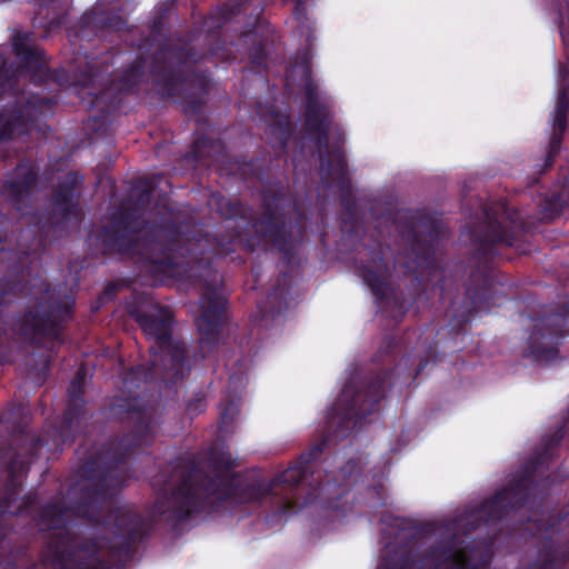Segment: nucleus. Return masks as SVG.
Instances as JSON below:
<instances>
[{"label": "nucleus", "mask_w": 569, "mask_h": 569, "mask_svg": "<svg viewBox=\"0 0 569 569\" xmlns=\"http://www.w3.org/2000/svg\"><path fill=\"white\" fill-rule=\"evenodd\" d=\"M538 569H569V553L563 555L562 558L549 555Z\"/></svg>", "instance_id": "nucleus-27"}, {"label": "nucleus", "mask_w": 569, "mask_h": 569, "mask_svg": "<svg viewBox=\"0 0 569 569\" xmlns=\"http://www.w3.org/2000/svg\"><path fill=\"white\" fill-rule=\"evenodd\" d=\"M328 442V438L322 439L320 442L312 445L308 451L301 453L300 462H312L320 458Z\"/></svg>", "instance_id": "nucleus-26"}, {"label": "nucleus", "mask_w": 569, "mask_h": 569, "mask_svg": "<svg viewBox=\"0 0 569 569\" xmlns=\"http://www.w3.org/2000/svg\"><path fill=\"white\" fill-rule=\"evenodd\" d=\"M113 410L122 420L131 422L136 428L121 438L112 449L116 462H119L131 458L141 447L151 443V417L137 398L116 405Z\"/></svg>", "instance_id": "nucleus-5"}, {"label": "nucleus", "mask_w": 569, "mask_h": 569, "mask_svg": "<svg viewBox=\"0 0 569 569\" xmlns=\"http://www.w3.org/2000/svg\"><path fill=\"white\" fill-rule=\"evenodd\" d=\"M53 206L54 213H58L61 218H67L69 214L76 213L77 210L70 191L59 192L53 199Z\"/></svg>", "instance_id": "nucleus-24"}, {"label": "nucleus", "mask_w": 569, "mask_h": 569, "mask_svg": "<svg viewBox=\"0 0 569 569\" xmlns=\"http://www.w3.org/2000/svg\"><path fill=\"white\" fill-rule=\"evenodd\" d=\"M200 290V315L197 327L203 339L211 340L220 326L224 299L217 292L216 274L208 262L203 263L202 272L194 281Z\"/></svg>", "instance_id": "nucleus-7"}, {"label": "nucleus", "mask_w": 569, "mask_h": 569, "mask_svg": "<svg viewBox=\"0 0 569 569\" xmlns=\"http://www.w3.org/2000/svg\"><path fill=\"white\" fill-rule=\"evenodd\" d=\"M17 179L8 182L3 194L16 210L21 211L37 181V173L31 166L21 164L16 169Z\"/></svg>", "instance_id": "nucleus-12"}, {"label": "nucleus", "mask_w": 569, "mask_h": 569, "mask_svg": "<svg viewBox=\"0 0 569 569\" xmlns=\"http://www.w3.org/2000/svg\"><path fill=\"white\" fill-rule=\"evenodd\" d=\"M150 466L154 512L183 522L228 503L258 507L269 498H277L283 510L309 505L340 510L360 465H341L338 475L322 465H288L273 477L258 466L241 471L234 469L238 465Z\"/></svg>", "instance_id": "nucleus-1"}, {"label": "nucleus", "mask_w": 569, "mask_h": 569, "mask_svg": "<svg viewBox=\"0 0 569 569\" xmlns=\"http://www.w3.org/2000/svg\"><path fill=\"white\" fill-rule=\"evenodd\" d=\"M560 441L557 436L543 438L540 445L536 448L535 458L532 462H546L556 458L555 451Z\"/></svg>", "instance_id": "nucleus-23"}, {"label": "nucleus", "mask_w": 569, "mask_h": 569, "mask_svg": "<svg viewBox=\"0 0 569 569\" xmlns=\"http://www.w3.org/2000/svg\"><path fill=\"white\" fill-rule=\"evenodd\" d=\"M170 96L183 97L192 109L202 103V98L208 91V81L204 77L193 74L187 79L171 78L167 84Z\"/></svg>", "instance_id": "nucleus-14"}, {"label": "nucleus", "mask_w": 569, "mask_h": 569, "mask_svg": "<svg viewBox=\"0 0 569 569\" xmlns=\"http://www.w3.org/2000/svg\"><path fill=\"white\" fill-rule=\"evenodd\" d=\"M288 201L284 197L273 196L271 201L268 197H264L266 217L254 224L257 231L262 232L264 236L273 240L276 230L283 226L281 214L278 211L283 209V206Z\"/></svg>", "instance_id": "nucleus-19"}, {"label": "nucleus", "mask_w": 569, "mask_h": 569, "mask_svg": "<svg viewBox=\"0 0 569 569\" xmlns=\"http://www.w3.org/2000/svg\"><path fill=\"white\" fill-rule=\"evenodd\" d=\"M201 143H202V141H201V140H198V141L196 142V144H197V146H200Z\"/></svg>", "instance_id": "nucleus-36"}, {"label": "nucleus", "mask_w": 569, "mask_h": 569, "mask_svg": "<svg viewBox=\"0 0 569 569\" xmlns=\"http://www.w3.org/2000/svg\"><path fill=\"white\" fill-rule=\"evenodd\" d=\"M533 353L539 361H550L558 356V350L556 348H548V349H533Z\"/></svg>", "instance_id": "nucleus-29"}, {"label": "nucleus", "mask_w": 569, "mask_h": 569, "mask_svg": "<svg viewBox=\"0 0 569 569\" xmlns=\"http://www.w3.org/2000/svg\"><path fill=\"white\" fill-rule=\"evenodd\" d=\"M131 221H124L123 226H118L116 228V233L118 239H124L127 237H130L131 233L138 232L140 229V222L136 221L133 222V226H131Z\"/></svg>", "instance_id": "nucleus-28"}, {"label": "nucleus", "mask_w": 569, "mask_h": 569, "mask_svg": "<svg viewBox=\"0 0 569 569\" xmlns=\"http://www.w3.org/2000/svg\"><path fill=\"white\" fill-rule=\"evenodd\" d=\"M545 333L541 332V330H535L531 335V340L533 341V343L540 338V337H543Z\"/></svg>", "instance_id": "nucleus-32"}, {"label": "nucleus", "mask_w": 569, "mask_h": 569, "mask_svg": "<svg viewBox=\"0 0 569 569\" xmlns=\"http://www.w3.org/2000/svg\"><path fill=\"white\" fill-rule=\"evenodd\" d=\"M557 320H558V321H562L563 319H562L560 316H558V317H557Z\"/></svg>", "instance_id": "nucleus-38"}, {"label": "nucleus", "mask_w": 569, "mask_h": 569, "mask_svg": "<svg viewBox=\"0 0 569 569\" xmlns=\"http://www.w3.org/2000/svg\"><path fill=\"white\" fill-rule=\"evenodd\" d=\"M78 473L91 479L81 486L80 501L69 507L62 501L43 505L38 511L40 525L54 532L48 536L47 556L58 569H110L101 559L102 546L94 539L72 533L67 525L72 517H81L102 525L111 537L107 547L118 559L130 558L136 543L142 539L144 521L139 512L124 507L104 509L109 500L126 486L127 465H78Z\"/></svg>", "instance_id": "nucleus-2"}, {"label": "nucleus", "mask_w": 569, "mask_h": 569, "mask_svg": "<svg viewBox=\"0 0 569 569\" xmlns=\"http://www.w3.org/2000/svg\"><path fill=\"white\" fill-rule=\"evenodd\" d=\"M12 41L17 56L26 62V66L29 69L44 73L47 64L43 59V51L33 46L30 36L18 33Z\"/></svg>", "instance_id": "nucleus-18"}, {"label": "nucleus", "mask_w": 569, "mask_h": 569, "mask_svg": "<svg viewBox=\"0 0 569 569\" xmlns=\"http://www.w3.org/2000/svg\"><path fill=\"white\" fill-rule=\"evenodd\" d=\"M425 559L436 569H477V566L460 547L456 533L430 546L426 550Z\"/></svg>", "instance_id": "nucleus-9"}, {"label": "nucleus", "mask_w": 569, "mask_h": 569, "mask_svg": "<svg viewBox=\"0 0 569 569\" xmlns=\"http://www.w3.org/2000/svg\"><path fill=\"white\" fill-rule=\"evenodd\" d=\"M210 462H221V463L231 462V456H230V453H226L223 451H221L220 456H216L214 453H212V457L210 458Z\"/></svg>", "instance_id": "nucleus-31"}, {"label": "nucleus", "mask_w": 569, "mask_h": 569, "mask_svg": "<svg viewBox=\"0 0 569 569\" xmlns=\"http://www.w3.org/2000/svg\"><path fill=\"white\" fill-rule=\"evenodd\" d=\"M13 443L16 446V453L9 458V462H23L26 459H39L46 461L58 459L54 452L59 449V445L54 442V450L51 452V448L47 447V438L42 440L28 435L24 430H21L19 435L14 436Z\"/></svg>", "instance_id": "nucleus-11"}, {"label": "nucleus", "mask_w": 569, "mask_h": 569, "mask_svg": "<svg viewBox=\"0 0 569 569\" xmlns=\"http://www.w3.org/2000/svg\"><path fill=\"white\" fill-rule=\"evenodd\" d=\"M522 472L511 479L506 487L495 491L477 505L466 506L462 512L450 522L451 529L462 535H470L477 530H500L503 518L527 505L545 498L552 485L550 476L536 480V475L549 471V465H523Z\"/></svg>", "instance_id": "nucleus-3"}, {"label": "nucleus", "mask_w": 569, "mask_h": 569, "mask_svg": "<svg viewBox=\"0 0 569 569\" xmlns=\"http://www.w3.org/2000/svg\"><path fill=\"white\" fill-rule=\"evenodd\" d=\"M34 107L4 111L0 114V141L19 138L30 131Z\"/></svg>", "instance_id": "nucleus-13"}, {"label": "nucleus", "mask_w": 569, "mask_h": 569, "mask_svg": "<svg viewBox=\"0 0 569 569\" xmlns=\"http://www.w3.org/2000/svg\"><path fill=\"white\" fill-rule=\"evenodd\" d=\"M4 466L7 467V481L3 488V496L0 498V566L2 567L1 569H14L17 567L16 556L10 549L3 520L7 516L12 517L21 513L32 503V499L30 496H26L19 502L21 485L16 477L17 465Z\"/></svg>", "instance_id": "nucleus-8"}, {"label": "nucleus", "mask_w": 569, "mask_h": 569, "mask_svg": "<svg viewBox=\"0 0 569 569\" xmlns=\"http://www.w3.org/2000/svg\"><path fill=\"white\" fill-rule=\"evenodd\" d=\"M2 450L0 449V459H3Z\"/></svg>", "instance_id": "nucleus-37"}, {"label": "nucleus", "mask_w": 569, "mask_h": 569, "mask_svg": "<svg viewBox=\"0 0 569 569\" xmlns=\"http://www.w3.org/2000/svg\"><path fill=\"white\" fill-rule=\"evenodd\" d=\"M378 397L358 392L352 385H346L336 405L327 417V433L342 439L356 425V417L370 410Z\"/></svg>", "instance_id": "nucleus-6"}, {"label": "nucleus", "mask_w": 569, "mask_h": 569, "mask_svg": "<svg viewBox=\"0 0 569 569\" xmlns=\"http://www.w3.org/2000/svg\"><path fill=\"white\" fill-rule=\"evenodd\" d=\"M306 74V126L317 138V150L320 159V170L330 176L331 170L343 172L345 158L338 146H329L330 114L327 108L320 103L316 86L309 80L310 68H303Z\"/></svg>", "instance_id": "nucleus-4"}, {"label": "nucleus", "mask_w": 569, "mask_h": 569, "mask_svg": "<svg viewBox=\"0 0 569 569\" xmlns=\"http://www.w3.org/2000/svg\"><path fill=\"white\" fill-rule=\"evenodd\" d=\"M558 331L557 330H550L548 331L549 335H552V333H557Z\"/></svg>", "instance_id": "nucleus-34"}, {"label": "nucleus", "mask_w": 569, "mask_h": 569, "mask_svg": "<svg viewBox=\"0 0 569 569\" xmlns=\"http://www.w3.org/2000/svg\"><path fill=\"white\" fill-rule=\"evenodd\" d=\"M487 230L481 241L485 246H492L499 242L511 244V237L509 231L501 226L500 220L497 219L496 212L492 208L485 210Z\"/></svg>", "instance_id": "nucleus-20"}, {"label": "nucleus", "mask_w": 569, "mask_h": 569, "mask_svg": "<svg viewBox=\"0 0 569 569\" xmlns=\"http://www.w3.org/2000/svg\"><path fill=\"white\" fill-rule=\"evenodd\" d=\"M413 563L415 558L411 550L406 547H397L382 558L378 569H409Z\"/></svg>", "instance_id": "nucleus-22"}, {"label": "nucleus", "mask_w": 569, "mask_h": 569, "mask_svg": "<svg viewBox=\"0 0 569 569\" xmlns=\"http://www.w3.org/2000/svg\"><path fill=\"white\" fill-rule=\"evenodd\" d=\"M362 278L376 295L382 292V288L386 283L385 276L377 274L376 272H373L371 270H366L362 273Z\"/></svg>", "instance_id": "nucleus-25"}, {"label": "nucleus", "mask_w": 569, "mask_h": 569, "mask_svg": "<svg viewBox=\"0 0 569 569\" xmlns=\"http://www.w3.org/2000/svg\"><path fill=\"white\" fill-rule=\"evenodd\" d=\"M134 251L141 254L146 260L151 261L156 264H169L171 263V257L166 253L162 249V244L154 240L137 241L134 243Z\"/></svg>", "instance_id": "nucleus-21"}, {"label": "nucleus", "mask_w": 569, "mask_h": 569, "mask_svg": "<svg viewBox=\"0 0 569 569\" xmlns=\"http://www.w3.org/2000/svg\"><path fill=\"white\" fill-rule=\"evenodd\" d=\"M61 437H63L62 442H66L67 438H69L68 436H63V435Z\"/></svg>", "instance_id": "nucleus-35"}, {"label": "nucleus", "mask_w": 569, "mask_h": 569, "mask_svg": "<svg viewBox=\"0 0 569 569\" xmlns=\"http://www.w3.org/2000/svg\"><path fill=\"white\" fill-rule=\"evenodd\" d=\"M173 313L169 308L154 306L148 311H139L136 313V320L146 332L156 340L159 348L163 347L172 336Z\"/></svg>", "instance_id": "nucleus-10"}, {"label": "nucleus", "mask_w": 569, "mask_h": 569, "mask_svg": "<svg viewBox=\"0 0 569 569\" xmlns=\"http://www.w3.org/2000/svg\"><path fill=\"white\" fill-rule=\"evenodd\" d=\"M233 213H234L233 211L230 212V213H227V212H223V211L221 212V214L224 216V217H231Z\"/></svg>", "instance_id": "nucleus-33"}, {"label": "nucleus", "mask_w": 569, "mask_h": 569, "mask_svg": "<svg viewBox=\"0 0 569 569\" xmlns=\"http://www.w3.org/2000/svg\"><path fill=\"white\" fill-rule=\"evenodd\" d=\"M381 522L391 527H396L399 530L405 529L406 519L402 517H393L391 515H382Z\"/></svg>", "instance_id": "nucleus-30"}, {"label": "nucleus", "mask_w": 569, "mask_h": 569, "mask_svg": "<svg viewBox=\"0 0 569 569\" xmlns=\"http://www.w3.org/2000/svg\"><path fill=\"white\" fill-rule=\"evenodd\" d=\"M569 110V84H563L558 97L555 119H553V132L550 139L549 149L546 159V167H550L556 154L559 152L560 144L562 141V133L567 129Z\"/></svg>", "instance_id": "nucleus-15"}, {"label": "nucleus", "mask_w": 569, "mask_h": 569, "mask_svg": "<svg viewBox=\"0 0 569 569\" xmlns=\"http://www.w3.org/2000/svg\"><path fill=\"white\" fill-rule=\"evenodd\" d=\"M84 375L86 368L84 366H81L77 372L76 378L70 383L68 390L69 405L63 415V429L71 430L81 413L82 407L84 405V400L81 396L83 392L82 386Z\"/></svg>", "instance_id": "nucleus-17"}, {"label": "nucleus", "mask_w": 569, "mask_h": 569, "mask_svg": "<svg viewBox=\"0 0 569 569\" xmlns=\"http://www.w3.org/2000/svg\"><path fill=\"white\" fill-rule=\"evenodd\" d=\"M166 352L163 366L170 378L174 381L182 379L184 376L186 346L182 341L174 339L172 336L163 342L160 348Z\"/></svg>", "instance_id": "nucleus-16"}]
</instances>
